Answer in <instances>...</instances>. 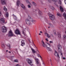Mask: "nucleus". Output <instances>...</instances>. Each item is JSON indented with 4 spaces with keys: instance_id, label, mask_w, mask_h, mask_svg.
Here are the masks:
<instances>
[{
    "instance_id": "f257e3e1",
    "label": "nucleus",
    "mask_w": 66,
    "mask_h": 66,
    "mask_svg": "<svg viewBox=\"0 0 66 66\" xmlns=\"http://www.w3.org/2000/svg\"><path fill=\"white\" fill-rule=\"evenodd\" d=\"M20 3V1H18L16 3L17 5L19 6V5L20 4V5H21L22 8L23 9H25V7L24 6V5H23V4H21Z\"/></svg>"
},
{
    "instance_id": "f03ea898",
    "label": "nucleus",
    "mask_w": 66,
    "mask_h": 66,
    "mask_svg": "<svg viewBox=\"0 0 66 66\" xmlns=\"http://www.w3.org/2000/svg\"><path fill=\"white\" fill-rule=\"evenodd\" d=\"M48 15L50 16V19H51L52 20H54L55 19V17L54 16L52 15L51 13H49Z\"/></svg>"
},
{
    "instance_id": "7ed1b4c3",
    "label": "nucleus",
    "mask_w": 66,
    "mask_h": 66,
    "mask_svg": "<svg viewBox=\"0 0 66 66\" xmlns=\"http://www.w3.org/2000/svg\"><path fill=\"white\" fill-rule=\"evenodd\" d=\"M15 33L16 34H17V35H21V34H20V31L19 29H16L15 31Z\"/></svg>"
},
{
    "instance_id": "20e7f679",
    "label": "nucleus",
    "mask_w": 66,
    "mask_h": 66,
    "mask_svg": "<svg viewBox=\"0 0 66 66\" xmlns=\"http://www.w3.org/2000/svg\"><path fill=\"white\" fill-rule=\"evenodd\" d=\"M26 23L28 26H30L31 24V22H30V21L29 19H27L26 20Z\"/></svg>"
},
{
    "instance_id": "39448f33",
    "label": "nucleus",
    "mask_w": 66,
    "mask_h": 66,
    "mask_svg": "<svg viewBox=\"0 0 66 66\" xmlns=\"http://www.w3.org/2000/svg\"><path fill=\"white\" fill-rule=\"evenodd\" d=\"M2 31L3 32H6L7 30L6 29V28L5 27L3 26L2 27Z\"/></svg>"
},
{
    "instance_id": "423d86ee",
    "label": "nucleus",
    "mask_w": 66,
    "mask_h": 66,
    "mask_svg": "<svg viewBox=\"0 0 66 66\" xmlns=\"http://www.w3.org/2000/svg\"><path fill=\"white\" fill-rule=\"evenodd\" d=\"M27 61L28 64H30V65H31V64L32 63L31 60H30L29 59H27Z\"/></svg>"
},
{
    "instance_id": "0eeeda50",
    "label": "nucleus",
    "mask_w": 66,
    "mask_h": 66,
    "mask_svg": "<svg viewBox=\"0 0 66 66\" xmlns=\"http://www.w3.org/2000/svg\"><path fill=\"white\" fill-rule=\"evenodd\" d=\"M9 36H13V32L11 30H10L9 33L8 35Z\"/></svg>"
},
{
    "instance_id": "6e6552de",
    "label": "nucleus",
    "mask_w": 66,
    "mask_h": 66,
    "mask_svg": "<svg viewBox=\"0 0 66 66\" xmlns=\"http://www.w3.org/2000/svg\"><path fill=\"white\" fill-rule=\"evenodd\" d=\"M35 60L36 61V63L37 64H38V66H40V63L38 62V59H35Z\"/></svg>"
},
{
    "instance_id": "1a4fd4ad",
    "label": "nucleus",
    "mask_w": 66,
    "mask_h": 66,
    "mask_svg": "<svg viewBox=\"0 0 66 66\" xmlns=\"http://www.w3.org/2000/svg\"><path fill=\"white\" fill-rule=\"evenodd\" d=\"M2 4H6V3L5 1V0H1Z\"/></svg>"
},
{
    "instance_id": "9d476101",
    "label": "nucleus",
    "mask_w": 66,
    "mask_h": 66,
    "mask_svg": "<svg viewBox=\"0 0 66 66\" xmlns=\"http://www.w3.org/2000/svg\"><path fill=\"white\" fill-rule=\"evenodd\" d=\"M42 44L43 46L44 47H45L46 46L47 47V46L46 45V44L44 43L43 41H42Z\"/></svg>"
},
{
    "instance_id": "9b49d317",
    "label": "nucleus",
    "mask_w": 66,
    "mask_h": 66,
    "mask_svg": "<svg viewBox=\"0 0 66 66\" xmlns=\"http://www.w3.org/2000/svg\"><path fill=\"white\" fill-rule=\"evenodd\" d=\"M0 20L2 22V23H7V22H5V20L3 18H1V19Z\"/></svg>"
},
{
    "instance_id": "f8f14e48",
    "label": "nucleus",
    "mask_w": 66,
    "mask_h": 66,
    "mask_svg": "<svg viewBox=\"0 0 66 66\" xmlns=\"http://www.w3.org/2000/svg\"><path fill=\"white\" fill-rule=\"evenodd\" d=\"M28 18H29V19H30V20H29L30 21H32V23H34V22L35 21L32 20V18H31V17L30 16H28Z\"/></svg>"
},
{
    "instance_id": "ddd939ff",
    "label": "nucleus",
    "mask_w": 66,
    "mask_h": 66,
    "mask_svg": "<svg viewBox=\"0 0 66 66\" xmlns=\"http://www.w3.org/2000/svg\"><path fill=\"white\" fill-rule=\"evenodd\" d=\"M55 56H57V57H60V56H59V54L57 53V52L56 51H55Z\"/></svg>"
},
{
    "instance_id": "4468645a",
    "label": "nucleus",
    "mask_w": 66,
    "mask_h": 66,
    "mask_svg": "<svg viewBox=\"0 0 66 66\" xmlns=\"http://www.w3.org/2000/svg\"><path fill=\"white\" fill-rule=\"evenodd\" d=\"M21 46H23L24 45H25V43H24V40H22L21 41Z\"/></svg>"
},
{
    "instance_id": "2eb2a0df",
    "label": "nucleus",
    "mask_w": 66,
    "mask_h": 66,
    "mask_svg": "<svg viewBox=\"0 0 66 66\" xmlns=\"http://www.w3.org/2000/svg\"><path fill=\"white\" fill-rule=\"evenodd\" d=\"M31 49L32 51V52L33 53H35L37 52L36 51H35V50L33 49L32 48H31Z\"/></svg>"
},
{
    "instance_id": "dca6fc26",
    "label": "nucleus",
    "mask_w": 66,
    "mask_h": 66,
    "mask_svg": "<svg viewBox=\"0 0 66 66\" xmlns=\"http://www.w3.org/2000/svg\"><path fill=\"white\" fill-rule=\"evenodd\" d=\"M12 16H13L15 20H17V17H16V16L14 14H13V15H12Z\"/></svg>"
},
{
    "instance_id": "f3484780",
    "label": "nucleus",
    "mask_w": 66,
    "mask_h": 66,
    "mask_svg": "<svg viewBox=\"0 0 66 66\" xmlns=\"http://www.w3.org/2000/svg\"><path fill=\"white\" fill-rule=\"evenodd\" d=\"M60 10L61 12H63V11H64V10H63V7H62V6H60Z\"/></svg>"
},
{
    "instance_id": "a211bd4d",
    "label": "nucleus",
    "mask_w": 66,
    "mask_h": 66,
    "mask_svg": "<svg viewBox=\"0 0 66 66\" xmlns=\"http://www.w3.org/2000/svg\"><path fill=\"white\" fill-rule=\"evenodd\" d=\"M60 48H62V46H61V45H58V49L59 50L60 49Z\"/></svg>"
},
{
    "instance_id": "6ab92c4d",
    "label": "nucleus",
    "mask_w": 66,
    "mask_h": 66,
    "mask_svg": "<svg viewBox=\"0 0 66 66\" xmlns=\"http://www.w3.org/2000/svg\"><path fill=\"white\" fill-rule=\"evenodd\" d=\"M7 46L8 47V49H9V50H10V49L11 48V46L10 45V44H8L7 45Z\"/></svg>"
},
{
    "instance_id": "aec40b11",
    "label": "nucleus",
    "mask_w": 66,
    "mask_h": 66,
    "mask_svg": "<svg viewBox=\"0 0 66 66\" xmlns=\"http://www.w3.org/2000/svg\"><path fill=\"white\" fill-rule=\"evenodd\" d=\"M45 34H47V36L48 38H50V36L49 35V34H48L46 33Z\"/></svg>"
},
{
    "instance_id": "412c9836",
    "label": "nucleus",
    "mask_w": 66,
    "mask_h": 66,
    "mask_svg": "<svg viewBox=\"0 0 66 66\" xmlns=\"http://www.w3.org/2000/svg\"><path fill=\"white\" fill-rule=\"evenodd\" d=\"M50 7L51 9L52 10H54V8L53 6H50Z\"/></svg>"
},
{
    "instance_id": "4be33fe9",
    "label": "nucleus",
    "mask_w": 66,
    "mask_h": 66,
    "mask_svg": "<svg viewBox=\"0 0 66 66\" xmlns=\"http://www.w3.org/2000/svg\"><path fill=\"white\" fill-rule=\"evenodd\" d=\"M63 16L64 17L65 19L66 20V14L65 13H64L63 14Z\"/></svg>"
},
{
    "instance_id": "5701e85b",
    "label": "nucleus",
    "mask_w": 66,
    "mask_h": 66,
    "mask_svg": "<svg viewBox=\"0 0 66 66\" xmlns=\"http://www.w3.org/2000/svg\"><path fill=\"white\" fill-rule=\"evenodd\" d=\"M6 17H9V14L8 13H6Z\"/></svg>"
},
{
    "instance_id": "b1692460",
    "label": "nucleus",
    "mask_w": 66,
    "mask_h": 66,
    "mask_svg": "<svg viewBox=\"0 0 66 66\" xmlns=\"http://www.w3.org/2000/svg\"><path fill=\"white\" fill-rule=\"evenodd\" d=\"M63 38L64 39H65L66 38V36L65 35H64L63 36Z\"/></svg>"
},
{
    "instance_id": "393cba45",
    "label": "nucleus",
    "mask_w": 66,
    "mask_h": 66,
    "mask_svg": "<svg viewBox=\"0 0 66 66\" xmlns=\"http://www.w3.org/2000/svg\"><path fill=\"white\" fill-rule=\"evenodd\" d=\"M57 35L59 38L61 37V35H60V33H58L57 34Z\"/></svg>"
},
{
    "instance_id": "a878e982",
    "label": "nucleus",
    "mask_w": 66,
    "mask_h": 66,
    "mask_svg": "<svg viewBox=\"0 0 66 66\" xmlns=\"http://www.w3.org/2000/svg\"><path fill=\"white\" fill-rule=\"evenodd\" d=\"M47 47V49H48V50H49V51H51V49L50 47Z\"/></svg>"
},
{
    "instance_id": "bb28decb",
    "label": "nucleus",
    "mask_w": 66,
    "mask_h": 66,
    "mask_svg": "<svg viewBox=\"0 0 66 66\" xmlns=\"http://www.w3.org/2000/svg\"><path fill=\"white\" fill-rule=\"evenodd\" d=\"M4 11H7V9L5 7H4Z\"/></svg>"
},
{
    "instance_id": "cd10ccee",
    "label": "nucleus",
    "mask_w": 66,
    "mask_h": 66,
    "mask_svg": "<svg viewBox=\"0 0 66 66\" xmlns=\"http://www.w3.org/2000/svg\"><path fill=\"white\" fill-rule=\"evenodd\" d=\"M32 3L33 4H34V5H35V6H36V3H35L34 2H32Z\"/></svg>"
},
{
    "instance_id": "c85d7f7f",
    "label": "nucleus",
    "mask_w": 66,
    "mask_h": 66,
    "mask_svg": "<svg viewBox=\"0 0 66 66\" xmlns=\"http://www.w3.org/2000/svg\"><path fill=\"white\" fill-rule=\"evenodd\" d=\"M39 15H42V13L41 11H39Z\"/></svg>"
},
{
    "instance_id": "c756f323",
    "label": "nucleus",
    "mask_w": 66,
    "mask_h": 66,
    "mask_svg": "<svg viewBox=\"0 0 66 66\" xmlns=\"http://www.w3.org/2000/svg\"><path fill=\"white\" fill-rule=\"evenodd\" d=\"M2 47H3V48H5V46L4 45V44L2 45Z\"/></svg>"
},
{
    "instance_id": "7c9ffc66",
    "label": "nucleus",
    "mask_w": 66,
    "mask_h": 66,
    "mask_svg": "<svg viewBox=\"0 0 66 66\" xmlns=\"http://www.w3.org/2000/svg\"><path fill=\"white\" fill-rule=\"evenodd\" d=\"M57 15L58 16H59V17H61V14L60 13H57Z\"/></svg>"
},
{
    "instance_id": "2f4dec72",
    "label": "nucleus",
    "mask_w": 66,
    "mask_h": 66,
    "mask_svg": "<svg viewBox=\"0 0 66 66\" xmlns=\"http://www.w3.org/2000/svg\"><path fill=\"white\" fill-rule=\"evenodd\" d=\"M14 62H18V61L17 60H14Z\"/></svg>"
},
{
    "instance_id": "473e14b6",
    "label": "nucleus",
    "mask_w": 66,
    "mask_h": 66,
    "mask_svg": "<svg viewBox=\"0 0 66 66\" xmlns=\"http://www.w3.org/2000/svg\"><path fill=\"white\" fill-rule=\"evenodd\" d=\"M53 1H54V2H56L57 1V0H52Z\"/></svg>"
},
{
    "instance_id": "72a5a7b5",
    "label": "nucleus",
    "mask_w": 66,
    "mask_h": 66,
    "mask_svg": "<svg viewBox=\"0 0 66 66\" xmlns=\"http://www.w3.org/2000/svg\"><path fill=\"white\" fill-rule=\"evenodd\" d=\"M59 4H60V5H61V0H59Z\"/></svg>"
},
{
    "instance_id": "f704fd0d",
    "label": "nucleus",
    "mask_w": 66,
    "mask_h": 66,
    "mask_svg": "<svg viewBox=\"0 0 66 66\" xmlns=\"http://www.w3.org/2000/svg\"><path fill=\"white\" fill-rule=\"evenodd\" d=\"M49 24L50 26H51V27H52V26H53V25H52V24H51V23H50Z\"/></svg>"
},
{
    "instance_id": "c9c22d12",
    "label": "nucleus",
    "mask_w": 66,
    "mask_h": 66,
    "mask_svg": "<svg viewBox=\"0 0 66 66\" xmlns=\"http://www.w3.org/2000/svg\"><path fill=\"white\" fill-rule=\"evenodd\" d=\"M28 8H31V6H30V5H28Z\"/></svg>"
},
{
    "instance_id": "e433bc0d",
    "label": "nucleus",
    "mask_w": 66,
    "mask_h": 66,
    "mask_svg": "<svg viewBox=\"0 0 66 66\" xmlns=\"http://www.w3.org/2000/svg\"><path fill=\"white\" fill-rule=\"evenodd\" d=\"M26 1L27 3H30V2H29V1H28V0H26Z\"/></svg>"
},
{
    "instance_id": "4c0bfd02",
    "label": "nucleus",
    "mask_w": 66,
    "mask_h": 66,
    "mask_svg": "<svg viewBox=\"0 0 66 66\" xmlns=\"http://www.w3.org/2000/svg\"><path fill=\"white\" fill-rule=\"evenodd\" d=\"M47 44L48 45H49L50 47H51V45H50V44L47 43Z\"/></svg>"
},
{
    "instance_id": "58836bf2",
    "label": "nucleus",
    "mask_w": 66,
    "mask_h": 66,
    "mask_svg": "<svg viewBox=\"0 0 66 66\" xmlns=\"http://www.w3.org/2000/svg\"><path fill=\"white\" fill-rule=\"evenodd\" d=\"M50 43H53V42H52V41H50Z\"/></svg>"
},
{
    "instance_id": "ea45409f",
    "label": "nucleus",
    "mask_w": 66,
    "mask_h": 66,
    "mask_svg": "<svg viewBox=\"0 0 66 66\" xmlns=\"http://www.w3.org/2000/svg\"><path fill=\"white\" fill-rule=\"evenodd\" d=\"M46 40L47 42H48V38H46Z\"/></svg>"
},
{
    "instance_id": "a19ab883",
    "label": "nucleus",
    "mask_w": 66,
    "mask_h": 66,
    "mask_svg": "<svg viewBox=\"0 0 66 66\" xmlns=\"http://www.w3.org/2000/svg\"><path fill=\"white\" fill-rule=\"evenodd\" d=\"M63 60H65L66 59V58H65V57H63Z\"/></svg>"
},
{
    "instance_id": "79ce46f5",
    "label": "nucleus",
    "mask_w": 66,
    "mask_h": 66,
    "mask_svg": "<svg viewBox=\"0 0 66 66\" xmlns=\"http://www.w3.org/2000/svg\"><path fill=\"white\" fill-rule=\"evenodd\" d=\"M1 12L0 11V16H1Z\"/></svg>"
},
{
    "instance_id": "37998d69",
    "label": "nucleus",
    "mask_w": 66,
    "mask_h": 66,
    "mask_svg": "<svg viewBox=\"0 0 66 66\" xmlns=\"http://www.w3.org/2000/svg\"><path fill=\"white\" fill-rule=\"evenodd\" d=\"M61 55H62V57H63V54H62V53H61Z\"/></svg>"
},
{
    "instance_id": "c03bdc74",
    "label": "nucleus",
    "mask_w": 66,
    "mask_h": 66,
    "mask_svg": "<svg viewBox=\"0 0 66 66\" xmlns=\"http://www.w3.org/2000/svg\"><path fill=\"white\" fill-rule=\"evenodd\" d=\"M65 1H66V0H64V2H65V4L66 5V2H65Z\"/></svg>"
},
{
    "instance_id": "a18cd8bd",
    "label": "nucleus",
    "mask_w": 66,
    "mask_h": 66,
    "mask_svg": "<svg viewBox=\"0 0 66 66\" xmlns=\"http://www.w3.org/2000/svg\"><path fill=\"white\" fill-rule=\"evenodd\" d=\"M19 65V64H18L17 65H16V66H18Z\"/></svg>"
},
{
    "instance_id": "49530a36",
    "label": "nucleus",
    "mask_w": 66,
    "mask_h": 66,
    "mask_svg": "<svg viewBox=\"0 0 66 66\" xmlns=\"http://www.w3.org/2000/svg\"><path fill=\"white\" fill-rule=\"evenodd\" d=\"M50 62L51 63H52V62H51V59L50 60Z\"/></svg>"
},
{
    "instance_id": "de8ad7c7",
    "label": "nucleus",
    "mask_w": 66,
    "mask_h": 66,
    "mask_svg": "<svg viewBox=\"0 0 66 66\" xmlns=\"http://www.w3.org/2000/svg\"><path fill=\"white\" fill-rule=\"evenodd\" d=\"M40 32L41 33H43V32H42V31H40Z\"/></svg>"
},
{
    "instance_id": "09e8293b",
    "label": "nucleus",
    "mask_w": 66,
    "mask_h": 66,
    "mask_svg": "<svg viewBox=\"0 0 66 66\" xmlns=\"http://www.w3.org/2000/svg\"><path fill=\"white\" fill-rule=\"evenodd\" d=\"M29 43H31V41H30V40H29Z\"/></svg>"
},
{
    "instance_id": "8fccbe9b",
    "label": "nucleus",
    "mask_w": 66,
    "mask_h": 66,
    "mask_svg": "<svg viewBox=\"0 0 66 66\" xmlns=\"http://www.w3.org/2000/svg\"><path fill=\"white\" fill-rule=\"evenodd\" d=\"M37 51H38V53H39V52L38 51V50H37Z\"/></svg>"
},
{
    "instance_id": "3c124183",
    "label": "nucleus",
    "mask_w": 66,
    "mask_h": 66,
    "mask_svg": "<svg viewBox=\"0 0 66 66\" xmlns=\"http://www.w3.org/2000/svg\"><path fill=\"white\" fill-rule=\"evenodd\" d=\"M51 35V36H53V35H52V34Z\"/></svg>"
},
{
    "instance_id": "603ef678",
    "label": "nucleus",
    "mask_w": 66,
    "mask_h": 66,
    "mask_svg": "<svg viewBox=\"0 0 66 66\" xmlns=\"http://www.w3.org/2000/svg\"><path fill=\"white\" fill-rule=\"evenodd\" d=\"M9 53H11V52L9 51Z\"/></svg>"
},
{
    "instance_id": "864d4df0",
    "label": "nucleus",
    "mask_w": 66,
    "mask_h": 66,
    "mask_svg": "<svg viewBox=\"0 0 66 66\" xmlns=\"http://www.w3.org/2000/svg\"><path fill=\"white\" fill-rule=\"evenodd\" d=\"M56 5L57 6V7H58V5Z\"/></svg>"
},
{
    "instance_id": "5fc2aeb1",
    "label": "nucleus",
    "mask_w": 66,
    "mask_h": 66,
    "mask_svg": "<svg viewBox=\"0 0 66 66\" xmlns=\"http://www.w3.org/2000/svg\"><path fill=\"white\" fill-rule=\"evenodd\" d=\"M28 29H29V28L27 27V30H28Z\"/></svg>"
},
{
    "instance_id": "6e6d98bb",
    "label": "nucleus",
    "mask_w": 66,
    "mask_h": 66,
    "mask_svg": "<svg viewBox=\"0 0 66 66\" xmlns=\"http://www.w3.org/2000/svg\"><path fill=\"white\" fill-rule=\"evenodd\" d=\"M6 52H8V50H6Z\"/></svg>"
},
{
    "instance_id": "4d7b16f0",
    "label": "nucleus",
    "mask_w": 66,
    "mask_h": 66,
    "mask_svg": "<svg viewBox=\"0 0 66 66\" xmlns=\"http://www.w3.org/2000/svg\"><path fill=\"white\" fill-rule=\"evenodd\" d=\"M39 35H41V34H39Z\"/></svg>"
},
{
    "instance_id": "13d9d810",
    "label": "nucleus",
    "mask_w": 66,
    "mask_h": 66,
    "mask_svg": "<svg viewBox=\"0 0 66 66\" xmlns=\"http://www.w3.org/2000/svg\"><path fill=\"white\" fill-rule=\"evenodd\" d=\"M39 57H40L41 58H42V57H41V56H40Z\"/></svg>"
},
{
    "instance_id": "bf43d9fd",
    "label": "nucleus",
    "mask_w": 66,
    "mask_h": 66,
    "mask_svg": "<svg viewBox=\"0 0 66 66\" xmlns=\"http://www.w3.org/2000/svg\"><path fill=\"white\" fill-rule=\"evenodd\" d=\"M54 34H55L56 35V32H54Z\"/></svg>"
},
{
    "instance_id": "052dcab7",
    "label": "nucleus",
    "mask_w": 66,
    "mask_h": 66,
    "mask_svg": "<svg viewBox=\"0 0 66 66\" xmlns=\"http://www.w3.org/2000/svg\"><path fill=\"white\" fill-rule=\"evenodd\" d=\"M48 28H50V27H48Z\"/></svg>"
},
{
    "instance_id": "680f3d73",
    "label": "nucleus",
    "mask_w": 66,
    "mask_h": 66,
    "mask_svg": "<svg viewBox=\"0 0 66 66\" xmlns=\"http://www.w3.org/2000/svg\"><path fill=\"white\" fill-rule=\"evenodd\" d=\"M38 55H40L39 54H38Z\"/></svg>"
},
{
    "instance_id": "e2e57ef3",
    "label": "nucleus",
    "mask_w": 66,
    "mask_h": 66,
    "mask_svg": "<svg viewBox=\"0 0 66 66\" xmlns=\"http://www.w3.org/2000/svg\"><path fill=\"white\" fill-rule=\"evenodd\" d=\"M25 29H26V28H25Z\"/></svg>"
},
{
    "instance_id": "0e129e2a",
    "label": "nucleus",
    "mask_w": 66,
    "mask_h": 66,
    "mask_svg": "<svg viewBox=\"0 0 66 66\" xmlns=\"http://www.w3.org/2000/svg\"><path fill=\"white\" fill-rule=\"evenodd\" d=\"M51 65H52V64H51Z\"/></svg>"
},
{
    "instance_id": "69168bd1",
    "label": "nucleus",
    "mask_w": 66,
    "mask_h": 66,
    "mask_svg": "<svg viewBox=\"0 0 66 66\" xmlns=\"http://www.w3.org/2000/svg\"><path fill=\"white\" fill-rule=\"evenodd\" d=\"M48 2H49V1H48Z\"/></svg>"
},
{
    "instance_id": "338daca9",
    "label": "nucleus",
    "mask_w": 66,
    "mask_h": 66,
    "mask_svg": "<svg viewBox=\"0 0 66 66\" xmlns=\"http://www.w3.org/2000/svg\"><path fill=\"white\" fill-rule=\"evenodd\" d=\"M38 57H39V56H38Z\"/></svg>"
}]
</instances>
